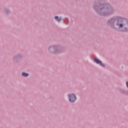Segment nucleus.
I'll return each mask as SVG.
<instances>
[{
	"label": "nucleus",
	"mask_w": 128,
	"mask_h": 128,
	"mask_svg": "<svg viewBox=\"0 0 128 128\" xmlns=\"http://www.w3.org/2000/svg\"><path fill=\"white\" fill-rule=\"evenodd\" d=\"M94 62H96L98 64H100V66H106L104 65V63L102 62H100V60H98L96 58H94Z\"/></svg>",
	"instance_id": "5"
},
{
	"label": "nucleus",
	"mask_w": 128,
	"mask_h": 128,
	"mask_svg": "<svg viewBox=\"0 0 128 128\" xmlns=\"http://www.w3.org/2000/svg\"><path fill=\"white\" fill-rule=\"evenodd\" d=\"M68 98L70 102L74 103L76 100V96L74 94H70L68 95Z\"/></svg>",
	"instance_id": "4"
},
{
	"label": "nucleus",
	"mask_w": 128,
	"mask_h": 128,
	"mask_svg": "<svg viewBox=\"0 0 128 128\" xmlns=\"http://www.w3.org/2000/svg\"><path fill=\"white\" fill-rule=\"evenodd\" d=\"M126 87L128 88V82H126Z\"/></svg>",
	"instance_id": "9"
},
{
	"label": "nucleus",
	"mask_w": 128,
	"mask_h": 128,
	"mask_svg": "<svg viewBox=\"0 0 128 128\" xmlns=\"http://www.w3.org/2000/svg\"><path fill=\"white\" fill-rule=\"evenodd\" d=\"M93 8L101 16H108L114 12L112 8L108 4H100L96 2L94 4Z\"/></svg>",
	"instance_id": "2"
},
{
	"label": "nucleus",
	"mask_w": 128,
	"mask_h": 128,
	"mask_svg": "<svg viewBox=\"0 0 128 128\" xmlns=\"http://www.w3.org/2000/svg\"><path fill=\"white\" fill-rule=\"evenodd\" d=\"M48 51L50 54H60V52H62V49L60 48V46L54 45L53 46H50L48 48Z\"/></svg>",
	"instance_id": "3"
},
{
	"label": "nucleus",
	"mask_w": 128,
	"mask_h": 128,
	"mask_svg": "<svg viewBox=\"0 0 128 128\" xmlns=\"http://www.w3.org/2000/svg\"><path fill=\"white\" fill-rule=\"evenodd\" d=\"M54 19L56 20L57 22H60V20H62V17H60L58 18V16H56L54 17Z\"/></svg>",
	"instance_id": "7"
},
{
	"label": "nucleus",
	"mask_w": 128,
	"mask_h": 128,
	"mask_svg": "<svg viewBox=\"0 0 128 128\" xmlns=\"http://www.w3.org/2000/svg\"><path fill=\"white\" fill-rule=\"evenodd\" d=\"M22 76H24L25 78H26V76H28L29 74L28 73H26V72H22Z\"/></svg>",
	"instance_id": "6"
},
{
	"label": "nucleus",
	"mask_w": 128,
	"mask_h": 128,
	"mask_svg": "<svg viewBox=\"0 0 128 128\" xmlns=\"http://www.w3.org/2000/svg\"><path fill=\"white\" fill-rule=\"evenodd\" d=\"M10 12V10H4V12L5 14H8V12Z\"/></svg>",
	"instance_id": "8"
},
{
	"label": "nucleus",
	"mask_w": 128,
	"mask_h": 128,
	"mask_svg": "<svg viewBox=\"0 0 128 128\" xmlns=\"http://www.w3.org/2000/svg\"><path fill=\"white\" fill-rule=\"evenodd\" d=\"M108 26H114V24H116L117 26L119 28H114L116 30L120 32H128V20L122 17L118 16L114 18H112L108 20Z\"/></svg>",
	"instance_id": "1"
}]
</instances>
